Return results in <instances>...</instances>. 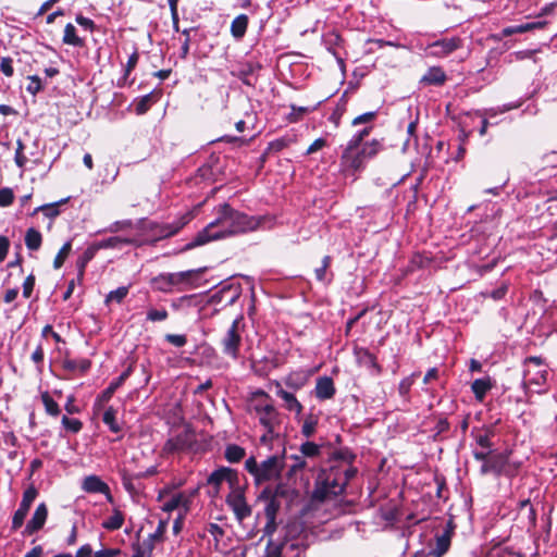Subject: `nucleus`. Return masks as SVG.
Returning <instances> with one entry per match:
<instances>
[{
	"mask_svg": "<svg viewBox=\"0 0 557 557\" xmlns=\"http://www.w3.org/2000/svg\"><path fill=\"white\" fill-rule=\"evenodd\" d=\"M207 531L213 536L216 543L224 535V530L216 523H210L207 528Z\"/></svg>",
	"mask_w": 557,
	"mask_h": 557,
	"instance_id": "nucleus-57",
	"label": "nucleus"
},
{
	"mask_svg": "<svg viewBox=\"0 0 557 557\" xmlns=\"http://www.w3.org/2000/svg\"><path fill=\"white\" fill-rule=\"evenodd\" d=\"M376 116V113L375 112H366L363 114H360L358 116H356L354 120H352V125L354 126H357V125H360V124H368V123H371Z\"/></svg>",
	"mask_w": 557,
	"mask_h": 557,
	"instance_id": "nucleus-51",
	"label": "nucleus"
},
{
	"mask_svg": "<svg viewBox=\"0 0 557 557\" xmlns=\"http://www.w3.org/2000/svg\"><path fill=\"white\" fill-rule=\"evenodd\" d=\"M276 395L284 401L285 408L289 411L300 414L302 405L297 400L294 394L283 389L280 382H275Z\"/></svg>",
	"mask_w": 557,
	"mask_h": 557,
	"instance_id": "nucleus-20",
	"label": "nucleus"
},
{
	"mask_svg": "<svg viewBox=\"0 0 557 557\" xmlns=\"http://www.w3.org/2000/svg\"><path fill=\"white\" fill-rule=\"evenodd\" d=\"M413 380L412 376L405 377L400 381L398 391L401 396H407L412 386Z\"/></svg>",
	"mask_w": 557,
	"mask_h": 557,
	"instance_id": "nucleus-56",
	"label": "nucleus"
},
{
	"mask_svg": "<svg viewBox=\"0 0 557 557\" xmlns=\"http://www.w3.org/2000/svg\"><path fill=\"white\" fill-rule=\"evenodd\" d=\"M462 46L459 37L443 38L430 44L426 53L435 58H445Z\"/></svg>",
	"mask_w": 557,
	"mask_h": 557,
	"instance_id": "nucleus-13",
	"label": "nucleus"
},
{
	"mask_svg": "<svg viewBox=\"0 0 557 557\" xmlns=\"http://www.w3.org/2000/svg\"><path fill=\"white\" fill-rule=\"evenodd\" d=\"M97 251L98 250L96 249L95 245L92 244L82 253V256L78 257V259L76 261V267L78 270V278L79 280L83 278L86 265L88 264L89 261H91L94 259Z\"/></svg>",
	"mask_w": 557,
	"mask_h": 557,
	"instance_id": "nucleus-27",
	"label": "nucleus"
},
{
	"mask_svg": "<svg viewBox=\"0 0 557 557\" xmlns=\"http://www.w3.org/2000/svg\"><path fill=\"white\" fill-rule=\"evenodd\" d=\"M94 557L92 547L89 544H85L78 548L75 554V557Z\"/></svg>",
	"mask_w": 557,
	"mask_h": 557,
	"instance_id": "nucleus-64",
	"label": "nucleus"
},
{
	"mask_svg": "<svg viewBox=\"0 0 557 557\" xmlns=\"http://www.w3.org/2000/svg\"><path fill=\"white\" fill-rule=\"evenodd\" d=\"M35 286V277L28 275L23 283V296L29 298Z\"/></svg>",
	"mask_w": 557,
	"mask_h": 557,
	"instance_id": "nucleus-55",
	"label": "nucleus"
},
{
	"mask_svg": "<svg viewBox=\"0 0 557 557\" xmlns=\"http://www.w3.org/2000/svg\"><path fill=\"white\" fill-rule=\"evenodd\" d=\"M82 488L87 493L103 494L110 503L113 500L109 485L98 475L92 474L86 476L83 480Z\"/></svg>",
	"mask_w": 557,
	"mask_h": 557,
	"instance_id": "nucleus-17",
	"label": "nucleus"
},
{
	"mask_svg": "<svg viewBox=\"0 0 557 557\" xmlns=\"http://www.w3.org/2000/svg\"><path fill=\"white\" fill-rule=\"evenodd\" d=\"M36 140L28 134L16 140V150L14 156L15 164L20 169H24L29 161L35 163L38 161Z\"/></svg>",
	"mask_w": 557,
	"mask_h": 557,
	"instance_id": "nucleus-8",
	"label": "nucleus"
},
{
	"mask_svg": "<svg viewBox=\"0 0 557 557\" xmlns=\"http://www.w3.org/2000/svg\"><path fill=\"white\" fill-rule=\"evenodd\" d=\"M189 498L185 493H175L169 499H165L161 506L165 512H172L176 509L183 508L184 511L188 509Z\"/></svg>",
	"mask_w": 557,
	"mask_h": 557,
	"instance_id": "nucleus-21",
	"label": "nucleus"
},
{
	"mask_svg": "<svg viewBox=\"0 0 557 557\" xmlns=\"http://www.w3.org/2000/svg\"><path fill=\"white\" fill-rule=\"evenodd\" d=\"M36 496L37 491L34 487H29L23 493V498L20 503V506L12 518V530L16 531L23 525L24 520Z\"/></svg>",
	"mask_w": 557,
	"mask_h": 557,
	"instance_id": "nucleus-14",
	"label": "nucleus"
},
{
	"mask_svg": "<svg viewBox=\"0 0 557 557\" xmlns=\"http://www.w3.org/2000/svg\"><path fill=\"white\" fill-rule=\"evenodd\" d=\"M511 451H495L492 450L484 463L481 465L480 473L482 475L494 474L499 476L502 474L511 475L515 469L510 468L509 457Z\"/></svg>",
	"mask_w": 557,
	"mask_h": 557,
	"instance_id": "nucleus-6",
	"label": "nucleus"
},
{
	"mask_svg": "<svg viewBox=\"0 0 557 557\" xmlns=\"http://www.w3.org/2000/svg\"><path fill=\"white\" fill-rule=\"evenodd\" d=\"M120 553L119 548H104L96 552L94 557H116Z\"/></svg>",
	"mask_w": 557,
	"mask_h": 557,
	"instance_id": "nucleus-61",
	"label": "nucleus"
},
{
	"mask_svg": "<svg viewBox=\"0 0 557 557\" xmlns=\"http://www.w3.org/2000/svg\"><path fill=\"white\" fill-rule=\"evenodd\" d=\"M546 25L545 21L531 22L516 26H508L502 30V37H509L515 34H522L534 29L544 28Z\"/></svg>",
	"mask_w": 557,
	"mask_h": 557,
	"instance_id": "nucleus-23",
	"label": "nucleus"
},
{
	"mask_svg": "<svg viewBox=\"0 0 557 557\" xmlns=\"http://www.w3.org/2000/svg\"><path fill=\"white\" fill-rule=\"evenodd\" d=\"M373 127L366 126L362 129L358 131L356 134L351 136V138L347 141L346 145H354V146H360L363 145V139L370 134L371 129Z\"/></svg>",
	"mask_w": 557,
	"mask_h": 557,
	"instance_id": "nucleus-42",
	"label": "nucleus"
},
{
	"mask_svg": "<svg viewBox=\"0 0 557 557\" xmlns=\"http://www.w3.org/2000/svg\"><path fill=\"white\" fill-rule=\"evenodd\" d=\"M75 20L78 25L83 26L86 29L92 30L95 27L94 21L83 15H77Z\"/></svg>",
	"mask_w": 557,
	"mask_h": 557,
	"instance_id": "nucleus-63",
	"label": "nucleus"
},
{
	"mask_svg": "<svg viewBox=\"0 0 557 557\" xmlns=\"http://www.w3.org/2000/svg\"><path fill=\"white\" fill-rule=\"evenodd\" d=\"M37 211H42L44 214L50 219H54L60 213L58 206L55 203L54 205H44L35 210V212H37Z\"/></svg>",
	"mask_w": 557,
	"mask_h": 557,
	"instance_id": "nucleus-52",
	"label": "nucleus"
},
{
	"mask_svg": "<svg viewBox=\"0 0 557 557\" xmlns=\"http://www.w3.org/2000/svg\"><path fill=\"white\" fill-rule=\"evenodd\" d=\"M62 425L73 433H78L83 428V423L78 419H72L66 416L62 418Z\"/></svg>",
	"mask_w": 557,
	"mask_h": 557,
	"instance_id": "nucleus-45",
	"label": "nucleus"
},
{
	"mask_svg": "<svg viewBox=\"0 0 557 557\" xmlns=\"http://www.w3.org/2000/svg\"><path fill=\"white\" fill-rule=\"evenodd\" d=\"M326 146V140L324 138L315 139L307 149L306 154H312Z\"/></svg>",
	"mask_w": 557,
	"mask_h": 557,
	"instance_id": "nucleus-59",
	"label": "nucleus"
},
{
	"mask_svg": "<svg viewBox=\"0 0 557 557\" xmlns=\"http://www.w3.org/2000/svg\"><path fill=\"white\" fill-rule=\"evenodd\" d=\"M331 264V258L329 256H325L322 260V265L320 268L315 269V277L319 281H324L326 270Z\"/></svg>",
	"mask_w": 557,
	"mask_h": 557,
	"instance_id": "nucleus-54",
	"label": "nucleus"
},
{
	"mask_svg": "<svg viewBox=\"0 0 557 557\" xmlns=\"http://www.w3.org/2000/svg\"><path fill=\"white\" fill-rule=\"evenodd\" d=\"M317 109V106L313 107H298L295 104L290 106V113L287 116V120L290 123H296L302 119L304 115L314 111Z\"/></svg>",
	"mask_w": 557,
	"mask_h": 557,
	"instance_id": "nucleus-37",
	"label": "nucleus"
},
{
	"mask_svg": "<svg viewBox=\"0 0 557 557\" xmlns=\"http://www.w3.org/2000/svg\"><path fill=\"white\" fill-rule=\"evenodd\" d=\"M382 150L377 139L366 141L363 145H345L339 159L341 172L346 176H356L366 168L368 160L374 158Z\"/></svg>",
	"mask_w": 557,
	"mask_h": 557,
	"instance_id": "nucleus-3",
	"label": "nucleus"
},
{
	"mask_svg": "<svg viewBox=\"0 0 557 557\" xmlns=\"http://www.w3.org/2000/svg\"><path fill=\"white\" fill-rule=\"evenodd\" d=\"M245 449L238 445L231 444L225 448V459L230 462H238L245 457Z\"/></svg>",
	"mask_w": 557,
	"mask_h": 557,
	"instance_id": "nucleus-35",
	"label": "nucleus"
},
{
	"mask_svg": "<svg viewBox=\"0 0 557 557\" xmlns=\"http://www.w3.org/2000/svg\"><path fill=\"white\" fill-rule=\"evenodd\" d=\"M492 388V383L488 377L476 379L473 381L471 385V389L475 396V398L480 401L483 400L486 393Z\"/></svg>",
	"mask_w": 557,
	"mask_h": 557,
	"instance_id": "nucleus-29",
	"label": "nucleus"
},
{
	"mask_svg": "<svg viewBox=\"0 0 557 557\" xmlns=\"http://www.w3.org/2000/svg\"><path fill=\"white\" fill-rule=\"evenodd\" d=\"M71 250H72V242L69 240L61 247V249L57 253L54 261H53L54 269H60L63 265L64 261L71 253Z\"/></svg>",
	"mask_w": 557,
	"mask_h": 557,
	"instance_id": "nucleus-40",
	"label": "nucleus"
},
{
	"mask_svg": "<svg viewBox=\"0 0 557 557\" xmlns=\"http://www.w3.org/2000/svg\"><path fill=\"white\" fill-rule=\"evenodd\" d=\"M293 459V463L289 466L287 471L288 479H292L298 472L309 468V463L301 455H293L290 457Z\"/></svg>",
	"mask_w": 557,
	"mask_h": 557,
	"instance_id": "nucleus-34",
	"label": "nucleus"
},
{
	"mask_svg": "<svg viewBox=\"0 0 557 557\" xmlns=\"http://www.w3.org/2000/svg\"><path fill=\"white\" fill-rule=\"evenodd\" d=\"M194 441L195 436L193 432L189 430H184L175 436L169 438L164 444L163 450L168 454L182 451L189 448Z\"/></svg>",
	"mask_w": 557,
	"mask_h": 557,
	"instance_id": "nucleus-16",
	"label": "nucleus"
},
{
	"mask_svg": "<svg viewBox=\"0 0 557 557\" xmlns=\"http://www.w3.org/2000/svg\"><path fill=\"white\" fill-rule=\"evenodd\" d=\"M356 473V468L348 465L333 466L323 471L317 479L313 498L324 502L341 495Z\"/></svg>",
	"mask_w": 557,
	"mask_h": 557,
	"instance_id": "nucleus-2",
	"label": "nucleus"
},
{
	"mask_svg": "<svg viewBox=\"0 0 557 557\" xmlns=\"http://www.w3.org/2000/svg\"><path fill=\"white\" fill-rule=\"evenodd\" d=\"M191 218L193 216L190 213H186L172 223L157 225L156 227L158 230V238H166L177 234L186 224L190 222Z\"/></svg>",
	"mask_w": 557,
	"mask_h": 557,
	"instance_id": "nucleus-19",
	"label": "nucleus"
},
{
	"mask_svg": "<svg viewBox=\"0 0 557 557\" xmlns=\"http://www.w3.org/2000/svg\"><path fill=\"white\" fill-rule=\"evenodd\" d=\"M0 70L5 76L11 77L14 73L13 60L10 57L2 58L0 61Z\"/></svg>",
	"mask_w": 557,
	"mask_h": 557,
	"instance_id": "nucleus-49",
	"label": "nucleus"
},
{
	"mask_svg": "<svg viewBox=\"0 0 557 557\" xmlns=\"http://www.w3.org/2000/svg\"><path fill=\"white\" fill-rule=\"evenodd\" d=\"M547 376V367L539 357H530L524 361L522 385L524 388L541 387L545 384Z\"/></svg>",
	"mask_w": 557,
	"mask_h": 557,
	"instance_id": "nucleus-5",
	"label": "nucleus"
},
{
	"mask_svg": "<svg viewBox=\"0 0 557 557\" xmlns=\"http://www.w3.org/2000/svg\"><path fill=\"white\" fill-rule=\"evenodd\" d=\"M122 384L115 379L112 381L109 386L102 392V394L99 397L100 401L107 403L111 399L115 391L121 386Z\"/></svg>",
	"mask_w": 557,
	"mask_h": 557,
	"instance_id": "nucleus-46",
	"label": "nucleus"
},
{
	"mask_svg": "<svg viewBox=\"0 0 557 557\" xmlns=\"http://www.w3.org/2000/svg\"><path fill=\"white\" fill-rule=\"evenodd\" d=\"M300 455L304 458H317L321 455V446L314 442H305L299 448Z\"/></svg>",
	"mask_w": 557,
	"mask_h": 557,
	"instance_id": "nucleus-36",
	"label": "nucleus"
},
{
	"mask_svg": "<svg viewBox=\"0 0 557 557\" xmlns=\"http://www.w3.org/2000/svg\"><path fill=\"white\" fill-rule=\"evenodd\" d=\"M48 518V508L45 503L37 506L32 519L27 522L24 534L32 535L41 530Z\"/></svg>",
	"mask_w": 557,
	"mask_h": 557,
	"instance_id": "nucleus-18",
	"label": "nucleus"
},
{
	"mask_svg": "<svg viewBox=\"0 0 557 557\" xmlns=\"http://www.w3.org/2000/svg\"><path fill=\"white\" fill-rule=\"evenodd\" d=\"M207 482L214 488V494H219L224 482L228 484L231 490L238 485V473L232 468L220 467L208 476Z\"/></svg>",
	"mask_w": 557,
	"mask_h": 557,
	"instance_id": "nucleus-10",
	"label": "nucleus"
},
{
	"mask_svg": "<svg viewBox=\"0 0 557 557\" xmlns=\"http://www.w3.org/2000/svg\"><path fill=\"white\" fill-rule=\"evenodd\" d=\"M63 42L74 47H82L84 41L76 35V28L73 24L69 23L64 27Z\"/></svg>",
	"mask_w": 557,
	"mask_h": 557,
	"instance_id": "nucleus-33",
	"label": "nucleus"
},
{
	"mask_svg": "<svg viewBox=\"0 0 557 557\" xmlns=\"http://www.w3.org/2000/svg\"><path fill=\"white\" fill-rule=\"evenodd\" d=\"M288 145L287 140L285 138H278L269 144V150L272 151H281L284 148H286Z\"/></svg>",
	"mask_w": 557,
	"mask_h": 557,
	"instance_id": "nucleus-62",
	"label": "nucleus"
},
{
	"mask_svg": "<svg viewBox=\"0 0 557 557\" xmlns=\"http://www.w3.org/2000/svg\"><path fill=\"white\" fill-rule=\"evenodd\" d=\"M317 424H318V420L314 417H312V416L307 417L301 426L302 435H305L306 437L312 436L313 433L315 432Z\"/></svg>",
	"mask_w": 557,
	"mask_h": 557,
	"instance_id": "nucleus-43",
	"label": "nucleus"
},
{
	"mask_svg": "<svg viewBox=\"0 0 557 557\" xmlns=\"http://www.w3.org/2000/svg\"><path fill=\"white\" fill-rule=\"evenodd\" d=\"M168 317H169V312L164 308H161V309L150 308L147 311V320L151 321V322H161V321L166 320Z\"/></svg>",
	"mask_w": 557,
	"mask_h": 557,
	"instance_id": "nucleus-41",
	"label": "nucleus"
},
{
	"mask_svg": "<svg viewBox=\"0 0 557 557\" xmlns=\"http://www.w3.org/2000/svg\"><path fill=\"white\" fill-rule=\"evenodd\" d=\"M132 225L133 222L131 220L116 221L113 224H111L108 230L114 233L124 228H129L132 227Z\"/></svg>",
	"mask_w": 557,
	"mask_h": 557,
	"instance_id": "nucleus-60",
	"label": "nucleus"
},
{
	"mask_svg": "<svg viewBox=\"0 0 557 557\" xmlns=\"http://www.w3.org/2000/svg\"><path fill=\"white\" fill-rule=\"evenodd\" d=\"M128 294V287L121 286L115 290H112L107 296V301L115 300L116 302H121Z\"/></svg>",
	"mask_w": 557,
	"mask_h": 557,
	"instance_id": "nucleus-47",
	"label": "nucleus"
},
{
	"mask_svg": "<svg viewBox=\"0 0 557 557\" xmlns=\"http://www.w3.org/2000/svg\"><path fill=\"white\" fill-rule=\"evenodd\" d=\"M226 504L231 507L238 521H243L251 515V508L246 503L244 493L238 485L232 488L227 495Z\"/></svg>",
	"mask_w": 557,
	"mask_h": 557,
	"instance_id": "nucleus-12",
	"label": "nucleus"
},
{
	"mask_svg": "<svg viewBox=\"0 0 557 557\" xmlns=\"http://www.w3.org/2000/svg\"><path fill=\"white\" fill-rule=\"evenodd\" d=\"M284 467V455H273L261 462H257L255 457L245 461V469L253 476L257 485L278 481Z\"/></svg>",
	"mask_w": 557,
	"mask_h": 557,
	"instance_id": "nucleus-4",
	"label": "nucleus"
},
{
	"mask_svg": "<svg viewBox=\"0 0 557 557\" xmlns=\"http://www.w3.org/2000/svg\"><path fill=\"white\" fill-rule=\"evenodd\" d=\"M91 366L88 359H64L63 368L69 372H81L85 373Z\"/></svg>",
	"mask_w": 557,
	"mask_h": 557,
	"instance_id": "nucleus-28",
	"label": "nucleus"
},
{
	"mask_svg": "<svg viewBox=\"0 0 557 557\" xmlns=\"http://www.w3.org/2000/svg\"><path fill=\"white\" fill-rule=\"evenodd\" d=\"M124 523V515L119 509H114L112 516L102 522V528L109 531L119 530Z\"/></svg>",
	"mask_w": 557,
	"mask_h": 557,
	"instance_id": "nucleus-32",
	"label": "nucleus"
},
{
	"mask_svg": "<svg viewBox=\"0 0 557 557\" xmlns=\"http://www.w3.org/2000/svg\"><path fill=\"white\" fill-rule=\"evenodd\" d=\"M200 272V270H187L176 273H163L154 278V284L159 290L170 293L173 287L187 284L194 274Z\"/></svg>",
	"mask_w": 557,
	"mask_h": 557,
	"instance_id": "nucleus-9",
	"label": "nucleus"
},
{
	"mask_svg": "<svg viewBox=\"0 0 557 557\" xmlns=\"http://www.w3.org/2000/svg\"><path fill=\"white\" fill-rule=\"evenodd\" d=\"M128 244H132L131 239L123 238L120 236H113V237H110L107 239H102L98 243H95L94 245L97 250H100V249H107V248H117V247H121L122 245H128Z\"/></svg>",
	"mask_w": 557,
	"mask_h": 557,
	"instance_id": "nucleus-31",
	"label": "nucleus"
},
{
	"mask_svg": "<svg viewBox=\"0 0 557 557\" xmlns=\"http://www.w3.org/2000/svg\"><path fill=\"white\" fill-rule=\"evenodd\" d=\"M451 532L446 530L444 533L436 535L435 547L431 550L434 557H443L450 547Z\"/></svg>",
	"mask_w": 557,
	"mask_h": 557,
	"instance_id": "nucleus-24",
	"label": "nucleus"
},
{
	"mask_svg": "<svg viewBox=\"0 0 557 557\" xmlns=\"http://www.w3.org/2000/svg\"><path fill=\"white\" fill-rule=\"evenodd\" d=\"M29 79V84L27 85V91L30 92L32 95H36L37 92H39L42 88L41 86V81L38 76H29L28 77Z\"/></svg>",
	"mask_w": 557,
	"mask_h": 557,
	"instance_id": "nucleus-53",
	"label": "nucleus"
},
{
	"mask_svg": "<svg viewBox=\"0 0 557 557\" xmlns=\"http://www.w3.org/2000/svg\"><path fill=\"white\" fill-rule=\"evenodd\" d=\"M285 384L289 387H293V388H300L301 386L305 385V380L301 379V377H296L295 374H289L286 379H285Z\"/></svg>",
	"mask_w": 557,
	"mask_h": 557,
	"instance_id": "nucleus-58",
	"label": "nucleus"
},
{
	"mask_svg": "<svg viewBox=\"0 0 557 557\" xmlns=\"http://www.w3.org/2000/svg\"><path fill=\"white\" fill-rule=\"evenodd\" d=\"M104 424H107L113 433L120 432L121 428L116 421V410L113 407H109L102 417Z\"/></svg>",
	"mask_w": 557,
	"mask_h": 557,
	"instance_id": "nucleus-38",
	"label": "nucleus"
},
{
	"mask_svg": "<svg viewBox=\"0 0 557 557\" xmlns=\"http://www.w3.org/2000/svg\"><path fill=\"white\" fill-rule=\"evenodd\" d=\"M41 401L45 406V410L48 414L57 417L60 413L59 405L53 400L48 392L41 394Z\"/></svg>",
	"mask_w": 557,
	"mask_h": 557,
	"instance_id": "nucleus-39",
	"label": "nucleus"
},
{
	"mask_svg": "<svg viewBox=\"0 0 557 557\" xmlns=\"http://www.w3.org/2000/svg\"><path fill=\"white\" fill-rule=\"evenodd\" d=\"M285 493L286 488L282 483H277L275 486H267L262 491L261 496L270 499L264 509L267 520L276 519L278 504L276 503L275 498L285 495Z\"/></svg>",
	"mask_w": 557,
	"mask_h": 557,
	"instance_id": "nucleus-15",
	"label": "nucleus"
},
{
	"mask_svg": "<svg viewBox=\"0 0 557 557\" xmlns=\"http://www.w3.org/2000/svg\"><path fill=\"white\" fill-rule=\"evenodd\" d=\"M165 341L175 347H183L187 343V338L182 334H166Z\"/></svg>",
	"mask_w": 557,
	"mask_h": 557,
	"instance_id": "nucleus-50",
	"label": "nucleus"
},
{
	"mask_svg": "<svg viewBox=\"0 0 557 557\" xmlns=\"http://www.w3.org/2000/svg\"><path fill=\"white\" fill-rule=\"evenodd\" d=\"M14 200L13 190L9 187L0 188V207H8Z\"/></svg>",
	"mask_w": 557,
	"mask_h": 557,
	"instance_id": "nucleus-48",
	"label": "nucleus"
},
{
	"mask_svg": "<svg viewBox=\"0 0 557 557\" xmlns=\"http://www.w3.org/2000/svg\"><path fill=\"white\" fill-rule=\"evenodd\" d=\"M253 411L268 434H272L278 423V412L274 406L270 403H259L253 405Z\"/></svg>",
	"mask_w": 557,
	"mask_h": 557,
	"instance_id": "nucleus-11",
	"label": "nucleus"
},
{
	"mask_svg": "<svg viewBox=\"0 0 557 557\" xmlns=\"http://www.w3.org/2000/svg\"><path fill=\"white\" fill-rule=\"evenodd\" d=\"M446 81V74L445 72L438 67L433 66L430 67L426 73L422 76V82L429 85H442Z\"/></svg>",
	"mask_w": 557,
	"mask_h": 557,
	"instance_id": "nucleus-25",
	"label": "nucleus"
},
{
	"mask_svg": "<svg viewBox=\"0 0 557 557\" xmlns=\"http://www.w3.org/2000/svg\"><path fill=\"white\" fill-rule=\"evenodd\" d=\"M265 220L267 216L248 215L234 210L227 203L220 205L216 208V218L198 232L194 239L181 249V252L191 250L212 240L256 231Z\"/></svg>",
	"mask_w": 557,
	"mask_h": 557,
	"instance_id": "nucleus-1",
	"label": "nucleus"
},
{
	"mask_svg": "<svg viewBox=\"0 0 557 557\" xmlns=\"http://www.w3.org/2000/svg\"><path fill=\"white\" fill-rule=\"evenodd\" d=\"M492 431L487 430L484 433L478 434L475 436V443L482 449H493V444L491 442Z\"/></svg>",
	"mask_w": 557,
	"mask_h": 557,
	"instance_id": "nucleus-44",
	"label": "nucleus"
},
{
	"mask_svg": "<svg viewBox=\"0 0 557 557\" xmlns=\"http://www.w3.org/2000/svg\"><path fill=\"white\" fill-rule=\"evenodd\" d=\"M248 27V16L240 14L236 16L231 24V33L234 38L240 39L246 34Z\"/></svg>",
	"mask_w": 557,
	"mask_h": 557,
	"instance_id": "nucleus-26",
	"label": "nucleus"
},
{
	"mask_svg": "<svg viewBox=\"0 0 557 557\" xmlns=\"http://www.w3.org/2000/svg\"><path fill=\"white\" fill-rule=\"evenodd\" d=\"M335 394L333 380L329 376H322L317 380L315 397L320 400L331 399Z\"/></svg>",
	"mask_w": 557,
	"mask_h": 557,
	"instance_id": "nucleus-22",
	"label": "nucleus"
},
{
	"mask_svg": "<svg viewBox=\"0 0 557 557\" xmlns=\"http://www.w3.org/2000/svg\"><path fill=\"white\" fill-rule=\"evenodd\" d=\"M242 320L243 317L236 318L220 342L223 354L234 360L238 358L242 346Z\"/></svg>",
	"mask_w": 557,
	"mask_h": 557,
	"instance_id": "nucleus-7",
	"label": "nucleus"
},
{
	"mask_svg": "<svg viewBox=\"0 0 557 557\" xmlns=\"http://www.w3.org/2000/svg\"><path fill=\"white\" fill-rule=\"evenodd\" d=\"M42 242V237L39 231L34 227H30L26 231L25 234V245L28 250L36 251L40 248Z\"/></svg>",
	"mask_w": 557,
	"mask_h": 557,
	"instance_id": "nucleus-30",
	"label": "nucleus"
}]
</instances>
